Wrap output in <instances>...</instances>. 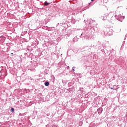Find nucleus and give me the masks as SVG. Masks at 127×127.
<instances>
[{
	"instance_id": "obj_1",
	"label": "nucleus",
	"mask_w": 127,
	"mask_h": 127,
	"mask_svg": "<svg viewBox=\"0 0 127 127\" xmlns=\"http://www.w3.org/2000/svg\"><path fill=\"white\" fill-rule=\"evenodd\" d=\"M45 86H49V82H45Z\"/></svg>"
},
{
	"instance_id": "obj_2",
	"label": "nucleus",
	"mask_w": 127,
	"mask_h": 127,
	"mask_svg": "<svg viewBox=\"0 0 127 127\" xmlns=\"http://www.w3.org/2000/svg\"><path fill=\"white\" fill-rule=\"evenodd\" d=\"M11 113H14V109L13 108H12L11 109Z\"/></svg>"
},
{
	"instance_id": "obj_3",
	"label": "nucleus",
	"mask_w": 127,
	"mask_h": 127,
	"mask_svg": "<svg viewBox=\"0 0 127 127\" xmlns=\"http://www.w3.org/2000/svg\"><path fill=\"white\" fill-rule=\"evenodd\" d=\"M49 3H48V2H45V5H48V4H49Z\"/></svg>"
},
{
	"instance_id": "obj_4",
	"label": "nucleus",
	"mask_w": 127,
	"mask_h": 127,
	"mask_svg": "<svg viewBox=\"0 0 127 127\" xmlns=\"http://www.w3.org/2000/svg\"><path fill=\"white\" fill-rule=\"evenodd\" d=\"M12 55H13V53H11Z\"/></svg>"
},
{
	"instance_id": "obj_5",
	"label": "nucleus",
	"mask_w": 127,
	"mask_h": 127,
	"mask_svg": "<svg viewBox=\"0 0 127 127\" xmlns=\"http://www.w3.org/2000/svg\"><path fill=\"white\" fill-rule=\"evenodd\" d=\"M93 0H91V1H93Z\"/></svg>"
}]
</instances>
